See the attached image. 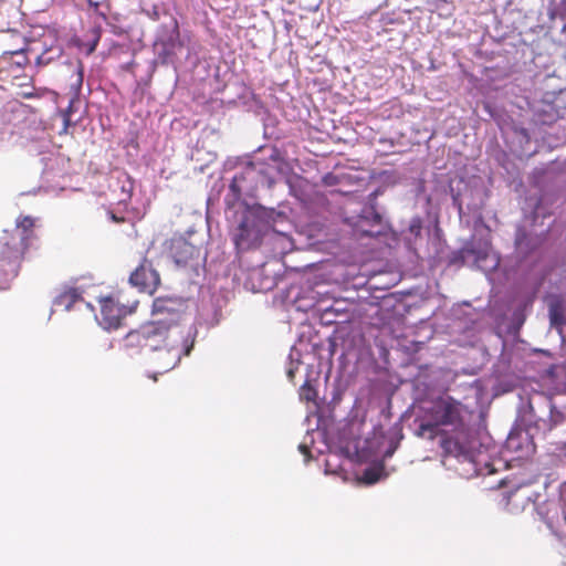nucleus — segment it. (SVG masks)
<instances>
[{
  "instance_id": "obj_22",
  "label": "nucleus",
  "mask_w": 566,
  "mask_h": 566,
  "mask_svg": "<svg viewBox=\"0 0 566 566\" xmlns=\"http://www.w3.org/2000/svg\"><path fill=\"white\" fill-rule=\"evenodd\" d=\"M83 83V64L80 62L76 71L75 82L71 84L72 90L75 94H77L82 87Z\"/></svg>"
},
{
  "instance_id": "obj_35",
  "label": "nucleus",
  "mask_w": 566,
  "mask_h": 566,
  "mask_svg": "<svg viewBox=\"0 0 566 566\" xmlns=\"http://www.w3.org/2000/svg\"><path fill=\"white\" fill-rule=\"evenodd\" d=\"M377 195H378V191H375L371 193V196H374V197H377Z\"/></svg>"
},
{
  "instance_id": "obj_2",
  "label": "nucleus",
  "mask_w": 566,
  "mask_h": 566,
  "mask_svg": "<svg viewBox=\"0 0 566 566\" xmlns=\"http://www.w3.org/2000/svg\"><path fill=\"white\" fill-rule=\"evenodd\" d=\"M34 220L24 216L17 220L12 230H4L0 237V273L15 277L33 234Z\"/></svg>"
},
{
  "instance_id": "obj_24",
  "label": "nucleus",
  "mask_w": 566,
  "mask_h": 566,
  "mask_svg": "<svg viewBox=\"0 0 566 566\" xmlns=\"http://www.w3.org/2000/svg\"><path fill=\"white\" fill-rule=\"evenodd\" d=\"M379 480V474L374 469H366L364 471V481L368 484L376 483Z\"/></svg>"
},
{
  "instance_id": "obj_14",
  "label": "nucleus",
  "mask_w": 566,
  "mask_h": 566,
  "mask_svg": "<svg viewBox=\"0 0 566 566\" xmlns=\"http://www.w3.org/2000/svg\"><path fill=\"white\" fill-rule=\"evenodd\" d=\"M83 301L82 291L74 286H64L54 298V305L70 311L72 306Z\"/></svg>"
},
{
  "instance_id": "obj_19",
  "label": "nucleus",
  "mask_w": 566,
  "mask_h": 566,
  "mask_svg": "<svg viewBox=\"0 0 566 566\" xmlns=\"http://www.w3.org/2000/svg\"><path fill=\"white\" fill-rule=\"evenodd\" d=\"M353 180L354 176L349 174H327L323 177L324 185L328 187L350 185Z\"/></svg>"
},
{
  "instance_id": "obj_7",
  "label": "nucleus",
  "mask_w": 566,
  "mask_h": 566,
  "mask_svg": "<svg viewBox=\"0 0 566 566\" xmlns=\"http://www.w3.org/2000/svg\"><path fill=\"white\" fill-rule=\"evenodd\" d=\"M30 63L27 51L23 49L6 51L0 55V88L7 90L14 86L20 80L31 81L24 74L25 66Z\"/></svg>"
},
{
  "instance_id": "obj_11",
  "label": "nucleus",
  "mask_w": 566,
  "mask_h": 566,
  "mask_svg": "<svg viewBox=\"0 0 566 566\" xmlns=\"http://www.w3.org/2000/svg\"><path fill=\"white\" fill-rule=\"evenodd\" d=\"M129 283L140 292L154 294L160 285V275L154 269L148 259H143L142 263L132 272Z\"/></svg>"
},
{
  "instance_id": "obj_6",
  "label": "nucleus",
  "mask_w": 566,
  "mask_h": 566,
  "mask_svg": "<svg viewBox=\"0 0 566 566\" xmlns=\"http://www.w3.org/2000/svg\"><path fill=\"white\" fill-rule=\"evenodd\" d=\"M153 315L156 318L165 317L166 326L174 332L187 333V303L181 297L159 296L153 302Z\"/></svg>"
},
{
  "instance_id": "obj_3",
  "label": "nucleus",
  "mask_w": 566,
  "mask_h": 566,
  "mask_svg": "<svg viewBox=\"0 0 566 566\" xmlns=\"http://www.w3.org/2000/svg\"><path fill=\"white\" fill-rule=\"evenodd\" d=\"M256 169L251 164L234 175L224 197L226 209L232 212H263L256 201L254 181Z\"/></svg>"
},
{
  "instance_id": "obj_16",
  "label": "nucleus",
  "mask_w": 566,
  "mask_h": 566,
  "mask_svg": "<svg viewBox=\"0 0 566 566\" xmlns=\"http://www.w3.org/2000/svg\"><path fill=\"white\" fill-rule=\"evenodd\" d=\"M124 347L127 349L138 348L145 349V329L144 325L139 328L130 331L123 339Z\"/></svg>"
},
{
  "instance_id": "obj_31",
  "label": "nucleus",
  "mask_w": 566,
  "mask_h": 566,
  "mask_svg": "<svg viewBox=\"0 0 566 566\" xmlns=\"http://www.w3.org/2000/svg\"><path fill=\"white\" fill-rule=\"evenodd\" d=\"M558 450H559L560 452H563V453H565V454H566V442H565V443H563V444L558 448Z\"/></svg>"
},
{
  "instance_id": "obj_25",
  "label": "nucleus",
  "mask_w": 566,
  "mask_h": 566,
  "mask_svg": "<svg viewBox=\"0 0 566 566\" xmlns=\"http://www.w3.org/2000/svg\"><path fill=\"white\" fill-rule=\"evenodd\" d=\"M524 239H525V235L523 233H517L515 243H516L517 249L521 251L523 249Z\"/></svg>"
},
{
  "instance_id": "obj_27",
  "label": "nucleus",
  "mask_w": 566,
  "mask_h": 566,
  "mask_svg": "<svg viewBox=\"0 0 566 566\" xmlns=\"http://www.w3.org/2000/svg\"><path fill=\"white\" fill-rule=\"evenodd\" d=\"M461 253H462V258H463V259H465V258H469V256H471V255L475 254V251H474V250H472V249H468V248H465V249H463V250L461 251Z\"/></svg>"
},
{
  "instance_id": "obj_34",
  "label": "nucleus",
  "mask_w": 566,
  "mask_h": 566,
  "mask_svg": "<svg viewBox=\"0 0 566 566\" xmlns=\"http://www.w3.org/2000/svg\"><path fill=\"white\" fill-rule=\"evenodd\" d=\"M496 265H497V260L495 259L492 266L495 268Z\"/></svg>"
},
{
  "instance_id": "obj_17",
  "label": "nucleus",
  "mask_w": 566,
  "mask_h": 566,
  "mask_svg": "<svg viewBox=\"0 0 566 566\" xmlns=\"http://www.w3.org/2000/svg\"><path fill=\"white\" fill-rule=\"evenodd\" d=\"M548 313L552 326H560L565 323L563 303L559 298L549 303Z\"/></svg>"
},
{
  "instance_id": "obj_29",
  "label": "nucleus",
  "mask_w": 566,
  "mask_h": 566,
  "mask_svg": "<svg viewBox=\"0 0 566 566\" xmlns=\"http://www.w3.org/2000/svg\"><path fill=\"white\" fill-rule=\"evenodd\" d=\"M300 450H301V452H303L304 454H308V453H310V450H308V448H307L306 446L301 444V446H300Z\"/></svg>"
},
{
  "instance_id": "obj_8",
  "label": "nucleus",
  "mask_w": 566,
  "mask_h": 566,
  "mask_svg": "<svg viewBox=\"0 0 566 566\" xmlns=\"http://www.w3.org/2000/svg\"><path fill=\"white\" fill-rule=\"evenodd\" d=\"M193 345L195 338L191 336V332H187V337L184 340L170 342L161 350L153 352L150 360L159 374L167 373L180 363L182 356L190 355Z\"/></svg>"
},
{
  "instance_id": "obj_18",
  "label": "nucleus",
  "mask_w": 566,
  "mask_h": 566,
  "mask_svg": "<svg viewBox=\"0 0 566 566\" xmlns=\"http://www.w3.org/2000/svg\"><path fill=\"white\" fill-rule=\"evenodd\" d=\"M14 86L20 88V91L17 93L19 97L28 99L41 97L40 91L34 88V86L32 85V80L30 82L28 80H20L15 83Z\"/></svg>"
},
{
  "instance_id": "obj_21",
  "label": "nucleus",
  "mask_w": 566,
  "mask_h": 566,
  "mask_svg": "<svg viewBox=\"0 0 566 566\" xmlns=\"http://www.w3.org/2000/svg\"><path fill=\"white\" fill-rule=\"evenodd\" d=\"M300 399L306 402H314L317 397L316 389L306 380L300 388Z\"/></svg>"
},
{
  "instance_id": "obj_5",
  "label": "nucleus",
  "mask_w": 566,
  "mask_h": 566,
  "mask_svg": "<svg viewBox=\"0 0 566 566\" xmlns=\"http://www.w3.org/2000/svg\"><path fill=\"white\" fill-rule=\"evenodd\" d=\"M266 230L262 214H242L238 226L231 231L238 253L256 249Z\"/></svg>"
},
{
  "instance_id": "obj_20",
  "label": "nucleus",
  "mask_w": 566,
  "mask_h": 566,
  "mask_svg": "<svg viewBox=\"0 0 566 566\" xmlns=\"http://www.w3.org/2000/svg\"><path fill=\"white\" fill-rule=\"evenodd\" d=\"M365 184L364 179H358L354 176V180L350 185L340 186V188L336 189L335 192L342 193L344 196H356L359 192L360 187Z\"/></svg>"
},
{
  "instance_id": "obj_23",
  "label": "nucleus",
  "mask_w": 566,
  "mask_h": 566,
  "mask_svg": "<svg viewBox=\"0 0 566 566\" xmlns=\"http://www.w3.org/2000/svg\"><path fill=\"white\" fill-rule=\"evenodd\" d=\"M521 436L511 433L506 440V448L509 450L517 451L521 449Z\"/></svg>"
},
{
  "instance_id": "obj_26",
  "label": "nucleus",
  "mask_w": 566,
  "mask_h": 566,
  "mask_svg": "<svg viewBox=\"0 0 566 566\" xmlns=\"http://www.w3.org/2000/svg\"><path fill=\"white\" fill-rule=\"evenodd\" d=\"M488 258V252L486 250H483V251H479L474 258V260L476 262H481L482 260L486 259Z\"/></svg>"
},
{
  "instance_id": "obj_30",
  "label": "nucleus",
  "mask_w": 566,
  "mask_h": 566,
  "mask_svg": "<svg viewBox=\"0 0 566 566\" xmlns=\"http://www.w3.org/2000/svg\"><path fill=\"white\" fill-rule=\"evenodd\" d=\"M287 377H289L291 380H293V378H294V370H293V369H290V370L287 371Z\"/></svg>"
},
{
  "instance_id": "obj_28",
  "label": "nucleus",
  "mask_w": 566,
  "mask_h": 566,
  "mask_svg": "<svg viewBox=\"0 0 566 566\" xmlns=\"http://www.w3.org/2000/svg\"><path fill=\"white\" fill-rule=\"evenodd\" d=\"M111 218L114 222H123L125 220L123 217H119V214L116 213L111 214Z\"/></svg>"
},
{
  "instance_id": "obj_13",
  "label": "nucleus",
  "mask_w": 566,
  "mask_h": 566,
  "mask_svg": "<svg viewBox=\"0 0 566 566\" xmlns=\"http://www.w3.org/2000/svg\"><path fill=\"white\" fill-rule=\"evenodd\" d=\"M159 44L163 49L158 52V56L163 63H168L171 60V56L175 55L176 49L182 48L179 27L176 20L170 33L167 35V38L161 39Z\"/></svg>"
},
{
  "instance_id": "obj_9",
  "label": "nucleus",
  "mask_w": 566,
  "mask_h": 566,
  "mask_svg": "<svg viewBox=\"0 0 566 566\" xmlns=\"http://www.w3.org/2000/svg\"><path fill=\"white\" fill-rule=\"evenodd\" d=\"M166 318H155L144 324L145 329V349L159 352L168 346L170 342L184 340L187 333L174 332L166 326Z\"/></svg>"
},
{
  "instance_id": "obj_4",
  "label": "nucleus",
  "mask_w": 566,
  "mask_h": 566,
  "mask_svg": "<svg viewBox=\"0 0 566 566\" xmlns=\"http://www.w3.org/2000/svg\"><path fill=\"white\" fill-rule=\"evenodd\" d=\"M530 427L546 434L566 421V406L557 403L553 397L537 392L528 399Z\"/></svg>"
},
{
  "instance_id": "obj_33",
  "label": "nucleus",
  "mask_w": 566,
  "mask_h": 566,
  "mask_svg": "<svg viewBox=\"0 0 566 566\" xmlns=\"http://www.w3.org/2000/svg\"><path fill=\"white\" fill-rule=\"evenodd\" d=\"M531 216L533 217V221H536V219H537L538 214L533 213V214H531Z\"/></svg>"
},
{
  "instance_id": "obj_10",
  "label": "nucleus",
  "mask_w": 566,
  "mask_h": 566,
  "mask_svg": "<svg viewBox=\"0 0 566 566\" xmlns=\"http://www.w3.org/2000/svg\"><path fill=\"white\" fill-rule=\"evenodd\" d=\"M122 293L103 297L101 303V316L106 328H118L120 322L127 315L135 312L138 301L124 303Z\"/></svg>"
},
{
  "instance_id": "obj_32",
  "label": "nucleus",
  "mask_w": 566,
  "mask_h": 566,
  "mask_svg": "<svg viewBox=\"0 0 566 566\" xmlns=\"http://www.w3.org/2000/svg\"><path fill=\"white\" fill-rule=\"evenodd\" d=\"M87 2L90 3V6H94V7H97V6H98V2L93 3V1H92V0H87Z\"/></svg>"
},
{
  "instance_id": "obj_15",
  "label": "nucleus",
  "mask_w": 566,
  "mask_h": 566,
  "mask_svg": "<svg viewBox=\"0 0 566 566\" xmlns=\"http://www.w3.org/2000/svg\"><path fill=\"white\" fill-rule=\"evenodd\" d=\"M381 217L382 214H357L358 220L355 221L357 231L367 237L380 234L381 231L375 230L373 227L381 224Z\"/></svg>"
},
{
  "instance_id": "obj_1",
  "label": "nucleus",
  "mask_w": 566,
  "mask_h": 566,
  "mask_svg": "<svg viewBox=\"0 0 566 566\" xmlns=\"http://www.w3.org/2000/svg\"><path fill=\"white\" fill-rule=\"evenodd\" d=\"M424 418L417 429V436L433 439L440 426H450L454 434L441 441V448L450 455L459 457L470 450L471 430L463 419V406L450 396H440L423 408Z\"/></svg>"
},
{
  "instance_id": "obj_12",
  "label": "nucleus",
  "mask_w": 566,
  "mask_h": 566,
  "mask_svg": "<svg viewBox=\"0 0 566 566\" xmlns=\"http://www.w3.org/2000/svg\"><path fill=\"white\" fill-rule=\"evenodd\" d=\"M199 253V248L182 237L172 238L169 241L168 255L177 265H188L191 261L198 259Z\"/></svg>"
}]
</instances>
